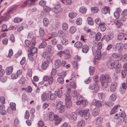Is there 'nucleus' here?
I'll list each match as a JSON object with an SVG mask.
<instances>
[{
	"label": "nucleus",
	"mask_w": 127,
	"mask_h": 127,
	"mask_svg": "<svg viewBox=\"0 0 127 127\" xmlns=\"http://www.w3.org/2000/svg\"><path fill=\"white\" fill-rule=\"evenodd\" d=\"M99 80L102 87L104 88H107V83H110L111 81V77L108 74L101 75L100 77Z\"/></svg>",
	"instance_id": "nucleus-1"
},
{
	"label": "nucleus",
	"mask_w": 127,
	"mask_h": 127,
	"mask_svg": "<svg viewBox=\"0 0 127 127\" xmlns=\"http://www.w3.org/2000/svg\"><path fill=\"white\" fill-rule=\"evenodd\" d=\"M102 43L99 42L97 44V47H92V50L94 54L96 55L95 57L96 59L99 60L101 57V53L100 49L102 48Z\"/></svg>",
	"instance_id": "nucleus-2"
},
{
	"label": "nucleus",
	"mask_w": 127,
	"mask_h": 127,
	"mask_svg": "<svg viewBox=\"0 0 127 127\" xmlns=\"http://www.w3.org/2000/svg\"><path fill=\"white\" fill-rule=\"evenodd\" d=\"M62 10L60 3L58 2H56L54 4V7L52 8L51 10L56 13H58Z\"/></svg>",
	"instance_id": "nucleus-3"
},
{
	"label": "nucleus",
	"mask_w": 127,
	"mask_h": 127,
	"mask_svg": "<svg viewBox=\"0 0 127 127\" xmlns=\"http://www.w3.org/2000/svg\"><path fill=\"white\" fill-rule=\"evenodd\" d=\"M66 97L65 98V104L66 107L69 108L71 106L72 102L71 101V96L68 93L65 94Z\"/></svg>",
	"instance_id": "nucleus-4"
},
{
	"label": "nucleus",
	"mask_w": 127,
	"mask_h": 127,
	"mask_svg": "<svg viewBox=\"0 0 127 127\" xmlns=\"http://www.w3.org/2000/svg\"><path fill=\"white\" fill-rule=\"evenodd\" d=\"M63 104L62 101H60L56 104V108L57 109L59 110V112L60 113H63L65 110V106Z\"/></svg>",
	"instance_id": "nucleus-5"
},
{
	"label": "nucleus",
	"mask_w": 127,
	"mask_h": 127,
	"mask_svg": "<svg viewBox=\"0 0 127 127\" xmlns=\"http://www.w3.org/2000/svg\"><path fill=\"white\" fill-rule=\"evenodd\" d=\"M119 62L118 60L115 61L112 63L111 62H109L107 63V64L108 68L110 69H112L115 68L119 64Z\"/></svg>",
	"instance_id": "nucleus-6"
},
{
	"label": "nucleus",
	"mask_w": 127,
	"mask_h": 127,
	"mask_svg": "<svg viewBox=\"0 0 127 127\" xmlns=\"http://www.w3.org/2000/svg\"><path fill=\"white\" fill-rule=\"evenodd\" d=\"M123 67L124 70H122L121 71V75L123 78H125L127 74V64L125 63L124 64Z\"/></svg>",
	"instance_id": "nucleus-7"
},
{
	"label": "nucleus",
	"mask_w": 127,
	"mask_h": 127,
	"mask_svg": "<svg viewBox=\"0 0 127 127\" xmlns=\"http://www.w3.org/2000/svg\"><path fill=\"white\" fill-rule=\"evenodd\" d=\"M58 118V116L54 115L53 112H51L49 113V118L50 121H52L54 120H56Z\"/></svg>",
	"instance_id": "nucleus-8"
},
{
	"label": "nucleus",
	"mask_w": 127,
	"mask_h": 127,
	"mask_svg": "<svg viewBox=\"0 0 127 127\" xmlns=\"http://www.w3.org/2000/svg\"><path fill=\"white\" fill-rule=\"evenodd\" d=\"M89 89L91 90H93L95 89L96 90V91L95 92L96 93L97 92V91L99 89V87L98 84H91L89 87Z\"/></svg>",
	"instance_id": "nucleus-9"
},
{
	"label": "nucleus",
	"mask_w": 127,
	"mask_h": 127,
	"mask_svg": "<svg viewBox=\"0 0 127 127\" xmlns=\"http://www.w3.org/2000/svg\"><path fill=\"white\" fill-rule=\"evenodd\" d=\"M48 95L49 96V100H55L57 97L55 93H52L50 91L48 92Z\"/></svg>",
	"instance_id": "nucleus-10"
},
{
	"label": "nucleus",
	"mask_w": 127,
	"mask_h": 127,
	"mask_svg": "<svg viewBox=\"0 0 127 127\" xmlns=\"http://www.w3.org/2000/svg\"><path fill=\"white\" fill-rule=\"evenodd\" d=\"M102 102L99 100H94L92 103V105L97 107H100L102 106Z\"/></svg>",
	"instance_id": "nucleus-11"
},
{
	"label": "nucleus",
	"mask_w": 127,
	"mask_h": 127,
	"mask_svg": "<svg viewBox=\"0 0 127 127\" xmlns=\"http://www.w3.org/2000/svg\"><path fill=\"white\" fill-rule=\"evenodd\" d=\"M102 13L105 14L107 13L110 14V8L108 6H106L102 8L101 10Z\"/></svg>",
	"instance_id": "nucleus-12"
},
{
	"label": "nucleus",
	"mask_w": 127,
	"mask_h": 127,
	"mask_svg": "<svg viewBox=\"0 0 127 127\" xmlns=\"http://www.w3.org/2000/svg\"><path fill=\"white\" fill-rule=\"evenodd\" d=\"M48 65L49 63L47 61H44L42 62L41 67L43 69L45 70L47 68Z\"/></svg>",
	"instance_id": "nucleus-13"
},
{
	"label": "nucleus",
	"mask_w": 127,
	"mask_h": 127,
	"mask_svg": "<svg viewBox=\"0 0 127 127\" xmlns=\"http://www.w3.org/2000/svg\"><path fill=\"white\" fill-rule=\"evenodd\" d=\"M41 99L43 101H45L46 100H49V96L48 95V92L46 93H43L41 95Z\"/></svg>",
	"instance_id": "nucleus-14"
},
{
	"label": "nucleus",
	"mask_w": 127,
	"mask_h": 127,
	"mask_svg": "<svg viewBox=\"0 0 127 127\" xmlns=\"http://www.w3.org/2000/svg\"><path fill=\"white\" fill-rule=\"evenodd\" d=\"M82 51L84 53H86L88 52L89 50V47L87 45H84L82 47Z\"/></svg>",
	"instance_id": "nucleus-15"
},
{
	"label": "nucleus",
	"mask_w": 127,
	"mask_h": 127,
	"mask_svg": "<svg viewBox=\"0 0 127 127\" xmlns=\"http://www.w3.org/2000/svg\"><path fill=\"white\" fill-rule=\"evenodd\" d=\"M114 23L116 27L117 28H120L123 25L122 23L120 20H115Z\"/></svg>",
	"instance_id": "nucleus-16"
},
{
	"label": "nucleus",
	"mask_w": 127,
	"mask_h": 127,
	"mask_svg": "<svg viewBox=\"0 0 127 127\" xmlns=\"http://www.w3.org/2000/svg\"><path fill=\"white\" fill-rule=\"evenodd\" d=\"M61 62L60 60L57 59L56 60L54 63V65L55 68H58L60 66Z\"/></svg>",
	"instance_id": "nucleus-17"
},
{
	"label": "nucleus",
	"mask_w": 127,
	"mask_h": 127,
	"mask_svg": "<svg viewBox=\"0 0 127 127\" xmlns=\"http://www.w3.org/2000/svg\"><path fill=\"white\" fill-rule=\"evenodd\" d=\"M99 109L98 108H95L92 112V114L94 116H96L99 114Z\"/></svg>",
	"instance_id": "nucleus-18"
},
{
	"label": "nucleus",
	"mask_w": 127,
	"mask_h": 127,
	"mask_svg": "<svg viewBox=\"0 0 127 127\" xmlns=\"http://www.w3.org/2000/svg\"><path fill=\"white\" fill-rule=\"evenodd\" d=\"M116 44L118 51L119 52H121L123 49V44L122 43H117Z\"/></svg>",
	"instance_id": "nucleus-19"
},
{
	"label": "nucleus",
	"mask_w": 127,
	"mask_h": 127,
	"mask_svg": "<svg viewBox=\"0 0 127 127\" xmlns=\"http://www.w3.org/2000/svg\"><path fill=\"white\" fill-rule=\"evenodd\" d=\"M25 43L26 46L30 49L33 46L32 44H31L30 42L28 40H26Z\"/></svg>",
	"instance_id": "nucleus-20"
},
{
	"label": "nucleus",
	"mask_w": 127,
	"mask_h": 127,
	"mask_svg": "<svg viewBox=\"0 0 127 127\" xmlns=\"http://www.w3.org/2000/svg\"><path fill=\"white\" fill-rule=\"evenodd\" d=\"M13 70L12 66L8 67L6 69V73L7 75H9L11 73Z\"/></svg>",
	"instance_id": "nucleus-21"
},
{
	"label": "nucleus",
	"mask_w": 127,
	"mask_h": 127,
	"mask_svg": "<svg viewBox=\"0 0 127 127\" xmlns=\"http://www.w3.org/2000/svg\"><path fill=\"white\" fill-rule=\"evenodd\" d=\"M77 117V115L76 113L72 112L71 113L70 116V118L71 120L74 121L76 120Z\"/></svg>",
	"instance_id": "nucleus-22"
},
{
	"label": "nucleus",
	"mask_w": 127,
	"mask_h": 127,
	"mask_svg": "<svg viewBox=\"0 0 127 127\" xmlns=\"http://www.w3.org/2000/svg\"><path fill=\"white\" fill-rule=\"evenodd\" d=\"M89 110V109L86 110V112L84 115V118L86 120H87L89 118L90 116V113L88 112Z\"/></svg>",
	"instance_id": "nucleus-23"
},
{
	"label": "nucleus",
	"mask_w": 127,
	"mask_h": 127,
	"mask_svg": "<svg viewBox=\"0 0 127 127\" xmlns=\"http://www.w3.org/2000/svg\"><path fill=\"white\" fill-rule=\"evenodd\" d=\"M116 87V83L115 82L112 83L111 85L110 89L111 91L113 92L115 91Z\"/></svg>",
	"instance_id": "nucleus-24"
},
{
	"label": "nucleus",
	"mask_w": 127,
	"mask_h": 127,
	"mask_svg": "<svg viewBox=\"0 0 127 127\" xmlns=\"http://www.w3.org/2000/svg\"><path fill=\"white\" fill-rule=\"evenodd\" d=\"M85 124V122L84 121L81 120L79 121L77 125L78 127H83Z\"/></svg>",
	"instance_id": "nucleus-25"
},
{
	"label": "nucleus",
	"mask_w": 127,
	"mask_h": 127,
	"mask_svg": "<svg viewBox=\"0 0 127 127\" xmlns=\"http://www.w3.org/2000/svg\"><path fill=\"white\" fill-rule=\"evenodd\" d=\"M74 46L77 48H81L82 46L83 45L80 41H78L75 43Z\"/></svg>",
	"instance_id": "nucleus-26"
},
{
	"label": "nucleus",
	"mask_w": 127,
	"mask_h": 127,
	"mask_svg": "<svg viewBox=\"0 0 127 127\" xmlns=\"http://www.w3.org/2000/svg\"><path fill=\"white\" fill-rule=\"evenodd\" d=\"M96 124L97 125H99L101 124L103 121V118L101 117H98L95 119Z\"/></svg>",
	"instance_id": "nucleus-27"
},
{
	"label": "nucleus",
	"mask_w": 127,
	"mask_h": 127,
	"mask_svg": "<svg viewBox=\"0 0 127 127\" xmlns=\"http://www.w3.org/2000/svg\"><path fill=\"white\" fill-rule=\"evenodd\" d=\"M87 10V8L85 7L82 6L79 9V11L81 13L84 14L86 13Z\"/></svg>",
	"instance_id": "nucleus-28"
},
{
	"label": "nucleus",
	"mask_w": 127,
	"mask_h": 127,
	"mask_svg": "<svg viewBox=\"0 0 127 127\" xmlns=\"http://www.w3.org/2000/svg\"><path fill=\"white\" fill-rule=\"evenodd\" d=\"M119 106V105H117L115 106L112 109L110 112V114L112 115L118 111V108Z\"/></svg>",
	"instance_id": "nucleus-29"
},
{
	"label": "nucleus",
	"mask_w": 127,
	"mask_h": 127,
	"mask_svg": "<svg viewBox=\"0 0 127 127\" xmlns=\"http://www.w3.org/2000/svg\"><path fill=\"white\" fill-rule=\"evenodd\" d=\"M98 98L101 99L103 101L105 99V95L103 93H98Z\"/></svg>",
	"instance_id": "nucleus-30"
},
{
	"label": "nucleus",
	"mask_w": 127,
	"mask_h": 127,
	"mask_svg": "<svg viewBox=\"0 0 127 127\" xmlns=\"http://www.w3.org/2000/svg\"><path fill=\"white\" fill-rule=\"evenodd\" d=\"M29 53L28 54V56L29 59L31 61H33L34 60V58L33 57V54L30 53L29 52V49L28 50Z\"/></svg>",
	"instance_id": "nucleus-31"
},
{
	"label": "nucleus",
	"mask_w": 127,
	"mask_h": 127,
	"mask_svg": "<svg viewBox=\"0 0 127 127\" xmlns=\"http://www.w3.org/2000/svg\"><path fill=\"white\" fill-rule=\"evenodd\" d=\"M32 48V49H31L29 50V52L32 54H35L37 51V48L36 47L34 46H33Z\"/></svg>",
	"instance_id": "nucleus-32"
},
{
	"label": "nucleus",
	"mask_w": 127,
	"mask_h": 127,
	"mask_svg": "<svg viewBox=\"0 0 127 127\" xmlns=\"http://www.w3.org/2000/svg\"><path fill=\"white\" fill-rule=\"evenodd\" d=\"M43 23L45 27H47L49 24L48 19L47 18H44L43 19Z\"/></svg>",
	"instance_id": "nucleus-33"
},
{
	"label": "nucleus",
	"mask_w": 127,
	"mask_h": 127,
	"mask_svg": "<svg viewBox=\"0 0 127 127\" xmlns=\"http://www.w3.org/2000/svg\"><path fill=\"white\" fill-rule=\"evenodd\" d=\"M117 11L115 12L114 13V15L116 19L118 18L120 16V14L119 11H120V9L119 8H117Z\"/></svg>",
	"instance_id": "nucleus-34"
},
{
	"label": "nucleus",
	"mask_w": 127,
	"mask_h": 127,
	"mask_svg": "<svg viewBox=\"0 0 127 127\" xmlns=\"http://www.w3.org/2000/svg\"><path fill=\"white\" fill-rule=\"evenodd\" d=\"M116 95L115 94V93H113L110 96L109 98L110 100L111 101H114L116 100Z\"/></svg>",
	"instance_id": "nucleus-35"
},
{
	"label": "nucleus",
	"mask_w": 127,
	"mask_h": 127,
	"mask_svg": "<svg viewBox=\"0 0 127 127\" xmlns=\"http://www.w3.org/2000/svg\"><path fill=\"white\" fill-rule=\"evenodd\" d=\"M77 15V14L75 12H71L69 13L68 16L70 18L73 19Z\"/></svg>",
	"instance_id": "nucleus-36"
},
{
	"label": "nucleus",
	"mask_w": 127,
	"mask_h": 127,
	"mask_svg": "<svg viewBox=\"0 0 127 127\" xmlns=\"http://www.w3.org/2000/svg\"><path fill=\"white\" fill-rule=\"evenodd\" d=\"M47 43L45 41H43L40 43L39 46V48H42L46 47L47 45Z\"/></svg>",
	"instance_id": "nucleus-37"
},
{
	"label": "nucleus",
	"mask_w": 127,
	"mask_h": 127,
	"mask_svg": "<svg viewBox=\"0 0 127 127\" xmlns=\"http://www.w3.org/2000/svg\"><path fill=\"white\" fill-rule=\"evenodd\" d=\"M87 21L88 24L91 25H92L94 23V21L92 18L91 17H88L87 18Z\"/></svg>",
	"instance_id": "nucleus-38"
},
{
	"label": "nucleus",
	"mask_w": 127,
	"mask_h": 127,
	"mask_svg": "<svg viewBox=\"0 0 127 127\" xmlns=\"http://www.w3.org/2000/svg\"><path fill=\"white\" fill-rule=\"evenodd\" d=\"M36 0H27L26 1L28 6L33 5Z\"/></svg>",
	"instance_id": "nucleus-39"
},
{
	"label": "nucleus",
	"mask_w": 127,
	"mask_h": 127,
	"mask_svg": "<svg viewBox=\"0 0 127 127\" xmlns=\"http://www.w3.org/2000/svg\"><path fill=\"white\" fill-rule=\"evenodd\" d=\"M95 71V67H94L91 66L89 68V72L91 75H93Z\"/></svg>",
	"instance_id": "nucleus-40"
},
{
	"label": "nucleus",
	"mask_w": 127,
	"mask_h": 127,
	"mask_svg": "<svg viewBox=\"0 0 127 127\" xmlns=\"http://www.w3.org/2000/svg\"><path fill=\"white\" fill-rule=\"evenodd\" d=\"M99 26L100 27V30L102 32L104 31L106 29V27L105 26V23H102Z\"/></svg>",
	"instance_id": "nucleus-41"
},
{
	"label": "nucleus",
	"mask_w": 127,
	"mask_h": 127,
	"mask_svg": "<svg viewBox=\"0 0 127 127\" xmlns=\"http://www.w3.org/2000/svg\"><path fill=\"white\" fill-rule=\"evenodd\" d=\"M61 43L63 45L65 46L68 44V41L66 39H63L61 40Z\"/></svg>",
	"instance_id": "nucleus-42"
},
{
	"label": "nucleus",
	"mask_w": 127,
	"mask_h": 127,
	"mask_svg": "<svg viewBox=\"0 0 127 127\" xmlns=\"http://www.w3.org/2000/svg\"><path fill=\"white\" fill-rule=\"evenodd\" d=\"M76 23L77 25H81L82 23V19L81 18H79L77 19Z\"/></svg>",
	"instance_id": "nucleus-43"
},
{
	"label": "nucleus",
	"mask_w": 127,
	"mask_h": 127,
	"mask_svg": "<svg viewBox=\"0 0 127 127\" xmlns=\"http://www.w3.org/2000/svg\"><path fill=\"white\" fill-rule=\"evenodd\" d=\"M76 31V28L74 26H71L69 29V32L72 34L74 33Z\"/></svg>",
	"instance_id": "nucleus-44"
},
{
	"label": "nucleus",
	"mask_w": 127,
	"mask_h": 127,
	"mask_svg": "<svg viewBox=\"0 0 127 127\" xmlns=\"http://www.w3.org/2000/svg\"><path fill=\"white\" fill-rule=\"evenodd\" d=\"M62 2L65 4L70 5L71 3V0H62Z\"/></svg>",
	"instance_id": "nucleus-45"
},
{
	"label": "nucleus",
	"mask_w": 127,
	"mask_h": 127,
	"mask_svg": "<svg viewBox=\"0 0 127 127\" xmlns=\"http://www.w3.org/2000/svg\"><path fill=\"white\" fill-rule=\"evenodd\" d=\"M39 35L40 37H43L45 34V32L44 30L41 28L39 29Z\"/></svg>",
	"instance_id": "nucleus-46"
},
{
	"label": "nucleus",
	"mask_w": 127,
	"mask_h": 127,
	"mask_svg": "<svg viewBox=\"0 0 127 127\" xmlns=\"http://www.w3.org/2000/svg\"><path fill=\"white\" fill-rule=\"evenodd\" d=\"M124 34L123 33H120L118 34L117 38L118 40H121L124 37Z\"/></svg>",
	"instance_id": "nucleus-47"
},
{
	"label": "nucleus",
	"mask_w": 127,
	"mask_h": 127,
	"mask_svg": "<svg viewBox=\"0 0 127 127\" xmlns=\"http://www.w3.org/2000/svg\"><path fill=\"white\" fill-rule=\"evenodd\" d=\"M121 54L120 53L117 54L116 53H113L112 54V56L114 58L117 59L120 57Z\"/></svg>",
	"instance_id": "nucleus-48"
},
{
	"label": "nucleus",
	"mask_w": 127,
	"mask_h": 127,
	"mask_svg": "<svg viewBox=\"0 0 127 127\" xmlns=\"http://www.w3.org/2000/svg\"><path fill=\"white\" fill-rule=\"evenodd\" d=\"M95 39L96 41L99 40L101 37V35L100 32H98L96 34H95Z\"/></svg>",
	"instance_id": "nucleus-49"
},
{
	"label": "nucleus",
	"mask_w": 127,
	"mask_h": 127,
	"mask_svg": "<svg viewBox=\"0 0 127 127\" xmlns=\"http://www.w3.org/2000/svg\"><path fill=\"white\" fill-rule=\"evenodd\" d=\"M64 54L63 56L64 57V58L65 59H69L70 57V55L68 53H66L65 51Z\"/></svg>",
	"instance_id": "nucleus-50"
},
{
	"label": "nucleus",
	"mask_w": 127,
	"mask_h": 127,
	"mask_svg": "<svg viewBox=\"0 0 127 127\" xmlns=\"http://www.w3.org/2000/svg\"><path fill=\"white\" fill-rule=\"evenodd\" d=\"M23 19L19 17H16L15 18L14 20V22L15 23H19L22 21Z\"/></svg>",
	"instance_id": "nucleus-51"
},
{
	"label": "nucleus",
	"mask_w": 127,
	"mask_h": 127,
	"mask_svg": "<svg viewBox=\"0 0 127 127\" xmlns=\"http://www.w3.org/2000/svg\"><path fill=\"white\" fill-rule=\"evenodd\" d=\"M95 22L96 24L98 25L99 26L101 24V21L99 18H96L95 20Z\"/></svg>",
	"instance_id": "nucleus-52"
},
{
	"label": "nucleus",
	"mask_w": 127,
	"mask_h": 127,
	"mask_svg": "<svg viewBox=\"0 0 127 127\" xmlns=\"http://www.w3.org/2000/svg\"><path fill=\"white\" fill-rule=\"evenodd\" d=\"M58 96L60 98L62 97L63 95V93L62 90L60 89L57 92Z\"/></svg>",
	"instance_id": "nucleus-53"
},
{
	"label": "nucleus",
	"mask_w": 127,
	"mask_h": 127,
	"mask_svg": "<svg viewBox=\"0 0 127 127\" xmlns=\"http://www.w3.org/2000/svg\"><path fill=\"white\" fill-rule=\"evenodd\" d=\"M62 28L63 30H67L68 28V25L67 24L64 23H63L62 25Z\"/></svg>",
	"instance_id": "nucleus-54"
},
{
	"label": "nucleus",
	"mask_w": 127,
	"mask_h": 127,
	"mask_svg": "<svg viewBox=\"0 0 127 127\" xmlns=\"http://www.w3.org/2000/svg\"><path fill=\"white\" fill-rule=\"evenodd\" d=\"M32 69H30L29 70L27 74V78L31 77L32 76Z\"/></svg>",
	"instance_id": "nucleus-55"
},
{
	"label": "nucleus",
	"mask_w": 127,
	"mask_h": 127,
	"mask_svg": "<svg viewBox=\"0 0 127 127\" xmlns=\"http://www.w3.org/2000/svg\"><path fill=\"white\" fill-rule=\"evenodd\" d=\"M57 81L58 82L61 84H63L64 83V80L63 78L59 77L57 79Z\"/></svg>",
	"instance_id": "nucleus-56"
},
{
	"label": "nucleus",
	"mask_w": 127,
	"mask_h": 127,
	"mask_svg": "<svg viewBox=\"0 0 127 127\" xmlns=\"http://www.w3.org/2000/svg\"><path fill=\"white\" fill-rule=\"evenodd\" d=\"M14 124L15 126H19V121L18 118H16L15 119Z\"/></svg>",
	"instance_id": "nucleus-57"
},
{
	"label": "nucleus",
	"mask_w": 127,
	"mask_h": 127,
	"mask_svg": "<svg viewBox=\"0 0 127 127\" xmlns=\"http://www.w3.org/2000/svg\"><path fill=\"white\" fill-rule=\"evenodd\" d=\"M11 109L13 110H16V104L15 103L13 102L10 103V104Z\"/></svg>",
	"instance_id": "nucleus-58"
},
{
	"label": "nucleus",
	"mask_w": 127,
	"mask_h": 127,
	"mask_svg": "<svg viewBox=\"0 0 127 127\" xmlns=\"http://www.w3.org/2000/svg\"><path fill=\"white\" fill-rule=\"evenodd\" d=\"M98 10V9L97 7H94L91 8V11L94 13H97Z\"/></svg>",
	"instance_id": "nucleus-59"
},
{
	"label": "nucleus",
	"mask_w": 127,
	"mask_h": 127,
	"mask_svg": "<svg viewBox=\"0 0 127 127\" xmlns=\"http://www.w3.org/2000/svg\"><path fill=\"white\" fill-rule=\"evenodd\" d=\"M103 38L107 41H109L112 39L108 35H105L103 37Z\"/></svg>",
	"instance_id": "nucleus-60"
},
{
	"label": "nucleus",
	"mask_w": 127,
	"mask_h": 127,
	"mask_svg": "<svg viewBox=\"0 0 127 127\" xmlns=\"http://www.w3.org/2000/svg\"><path fill=\"white\" fill-rule=\"evenodd\" d=\"M43 8L44 10L46 12H49L51 10L50 8L46 6H43Z\"/></svg>",
	"instance_id": "nucleus-61"
},
{
	"label": "nucleus",
	"mask_w": 127,
	"mask_h": 127,
	"mask_svg": "<svg viewBox=\"0 0 127 127\" xmlns=\"http://www.w3.org/2000/svg\"><path fill=\"white\" fill-rule=\"evenodd\" d=\"M38 127H43L44 125L43 122L42 121H39L37 124Z\"/></svg>",
	"instance_id": "nucleus-62"
},
{
	"label": "nucleus",
	"mask_w": 127,
	"mask_h": 127,
	"mask_svg": "<svg viewBox=\"0 0 127 127\" xmlns=\"http://www.w3.org/2000/svg\"><path fill=\"white\" fill-rule=\"evenodd\" d=\"M85 112H86V110H80L79 111L78 113L79 115L80 116H84Z\"/></svg>",
	"instance_id": "nucleus-63"
},
{
	"label": "nucleus",
	"mask_w": 127,
	"mask_h": 127,
	"mask_svg": "<svg viewBox=\"0 0 127 127\" xmlns=\"http://www.w3.org/2000/svg\"><path fill=\"white\" fill-rule=\"evenodd\" d=\"M52 46L51 45H48L46 48V51L48 53H50L51 50Z\"/></svg>",
	"instance_id": "nucleus-64"
}]
</instances>
